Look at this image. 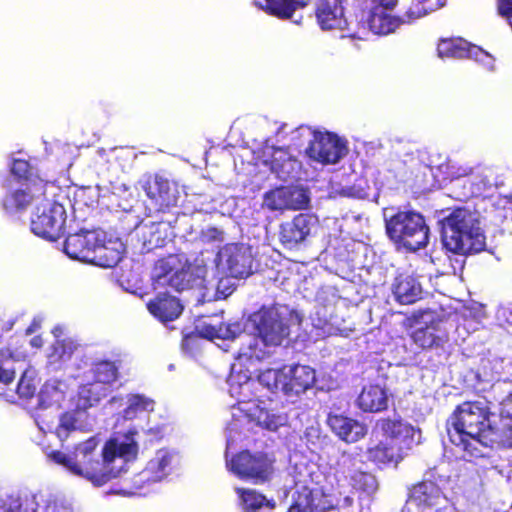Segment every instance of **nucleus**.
Wrapping results in <instances>:
<instances>
[{
	"label": "nucleus",
	"mask_w": 512,
	"mask_h": 512,
	"mask_svg": "<svg viewBox=\"0 0 512 512\" xmlns=\"http://www.w3.org/2000/svg\"><path fill=\"white\" fill-rule=\"evenodd\" d=\"M265 205L272 211L293 209L301 210L309 206L310 199L303 190L276 188L264 195Z\"/></svg>",
	"instance_id": "obj_20"
},
{
	"label": "nucleus",
	"mask_w": 512,
	"mask_h": 512,
	"mask_svg": "<svg viewBox=\"0 0 512 512\" xmlns=\"http://www.w3.org/2000/svg\"><path fill=\"white\" fill-rule=\"evenodd\" d=\"M478 53H483V50L462 37L442 38L437 44V54L440 58L464 59L477 56Z\"/></svg>",
	"instance_id": "obj_26"
},
{
	"label": "nucleus",
	"mask_w": 512,
	"mask_h": 512,
	"mask_svg": "<svg viewBox=\"0 0 512 512\" xmlns=\"http://www.w3.org/2000/svg\"><path fill=\"white\" fill-rule=\"evenodd\" d=\"M102 237L96 230H82L69 234L64 242V251L72 259L92 262Z\"/></svg>",
	"instance_id": "obj_17"
},
{
	"label": "nucleus",
	"mask_w": 512,
	"mask_h": 512,
	"mask_svg": "<svg viewBox=\"0 0 512 512\" xmlns=\"http://www.w3.org/2000/svg\"><path fill=\"white\" fill-rule=\"evenodd\" d=\"M286 380L285 367L282 369H267L258 376L257 384L266 387L272 392L282 391L284 393Z\"/></svg>",
	"instance_id": "obj_40"
},
{
	"label": "nucleus",
	"mask_w": 512,
	"mask_h": 512,
	"mask_svg": "<svg viewBox=\"0 0 512 512\" xmlns=\"http://www.w3.org/2000/svg\"><path fill=\"white\" fill-rule=\"evenodd\" d=\"M116 243L105 242L102 238L95 255L92 256V262L104 268L115 267L123 257L121 249L115 247Z\"/></svg>",
	"instance_id": "obj_36"
},
{
	"label": "nucleus",
	"mask_w": 512,
	"mask_h": 512,
	"mask_svg": "<svg viewBox=\"0 0 512 512\" xmlns=\"http://www.w3.org/2000/svg\"><path fill=\"white\" fill-rule=\"evenodd\" d=\"M232 443V438L227 437V450ZM226 463L229 470L241 479L251 480L254 483H263L270 479L273 473V460L266 454L243 451L231 459H228L226 451Z\"/></svg>",
	"instance_id": "obj_9"
},
{
	"label": "nucleus",
	"mask_w": 512,
	"mask_h": 512,
	"mask_svg": "<svg viewBox=\"0 0 512 512\" xmlns=\"http://www.w3.org/2000/svg\"><path fill=\"white\" fill-rule=\"evenodd\" d=\"M39 503L32 493L0 495V512H36Z\"/></svg>",
	"instance_id": "obj_32"
},
{
	"label": "nucleus",
	"mask_w": 512,
	"mask_h": 512,
	"mask_svg": "<svg viewBox=\"0 0 512 512\" xmlns=\"http://www.w3.org/2000/svg\"><path fill=\"white\" fill-rule=\"evenodd\" d=\"M127 407L123 410V417L127 420L136 418L140 413L150 412L154 409V401L140 394L127 397Z\"/></svg>",
	"instance_id": "obj_39"
},
{
	"label": "nucleus",
	"mask_w": 512,
	"mask_h": 512,
	"mask_svg": "<svg viewBox=\"0 0 512 512\" xmlns=\"http://www.w3.org/2000/svg\"><path fill=\"white\" fill-rule=\"evenodd\" d=\"M264 11L278 19H290L295 11L304 8L307 3L304 0H265Z\"/></svg>",
	"instance_id": "obj_34"
},
{
	"label": "nucleus",
	"mask_w": 512,
	"mask_h": 512,
	"mask_svg": "<svg viewBox=\"0 0 512 512\" xmlns=\"http://www.w3.org/2000/svg\"><path fill=\"white\" fill-rule=\"evenodd\" d=\"M66 384L59 380H48L38 394L39 406L49 408L59 406L66 394Z\"/></svg>",
	"instance_id": "obj_33"
},
{
	"label": "nucleus",
	"mask_w": 512,
	"mask_h": 512,
	"mask_svg": "<svg viewBox=\"0 0 512 512\" xmlns=\"http://www.w3.org/2000/svg\"><path fill=\"white\" fill-rule=\"evenodd\" d=\"M36 386L33 379L29 378L25 373L17 384L16 393L20 398H30L34 395Z\"/></svg>",
	"instance_id": "obj_49"
},
{
	"label": "nucleus",
	"mask_w": 512,
	"mask_h": 512,
	"mask_svg": "<svg viewBox=\"0 0 512 512\" xmlns=\"http://www.w3.org/2000/svg\"><path fill=\"white\" fill-rule=\"evenodd\" d=\"M344 0H317L315 17L322 30H343L347 27Z\"/></svg>",
	"instance_id": "obj_19"
},
{
	"label": "nucleus",
	"mask_w": 512,
	"mask_h": 512,
	"mask_svg": "<svg viewBox=\"0 0 512 512\" xmlns=\"http://www.w3.org/2000/svg\"><path fill=\"white\" fill-rule=\"evenodd\" d=\"M44 512H74L71 504L63 497L50 495L46 500Z\"/></svg>",
	"instance_id": "obj_47"
},
{
	"label": "nucleus",
	"mask_w": 512,
	"mask_h": 512,
	"mask_svg": "<svg viewBox=\"0 0 512 512\" xmlns=\"http://www.w3.org/2000/svg\"><path fill=\"white\" fill-rule=\"evenodd\" d=\"M146 306L150 314L158 320H176L184 310L181 301L167 293L158 294Z\"/></svg>",
	"instance_id": "obj_25"
},
{
	"label": "nucleus",
	"mask_w": 512,
	"mask_h": 512,
	"mask_svg": "<svg viewBox=\"0 0 512 512\" xmlns=\"http://www.w3.org/2000/svg\"><path fill=\"white\" fill-rule=\"evenodd\" d=\"M247 320H301V316L288 305L274 302L261 305Z\"/></svg>",
	"instance_id": "obj_31"
},
{
	"label": "nucleus",
	"mask_w": 512,
	"mask_h": 512,
	"mask_svg": "<svg viewBox=\"0 0 512 512\" xmlns=\"http://www.w3.org/2000/svg\"><path fill=\"white\" fill-rule=\"evenodd\" d=\"M219 261L234 278H246L253 272L250 247L239 243L226 244L218 253Z\"/></svg>",
	"instance_id": "obj_14"
},
{
	"label": "nucleus",
	"mask_w": 512,
	"mask_h": 512,
	"mask_svg": "<svg viewBox=\"0 0 512 512\" xmlns=\"http://www.w3.org/2000/svg\"><path fill=\"white\" fill-rule=\"evenodd\" d=\"M304 439L312 446H317L320 442L321 432L318 425H310L304 431Z\"/></svg>",
	"instance_id": "obj_53"
},
{
	"label": "nucleus",
	"mask_w": 512,
	"mask_h": 512,
	"mask_svg": "<svg viewBox=\"0 0 512 512\" xmlns=\"http://www.w3.org/2000/svg\"><path fill=\"white\" fill-rule=\"evenodd\" d=\"M388 237L397 245L417 251L429 242V227L424 217L414 211H399L386 222Z\"/></svg>",
	"instance_id": "obj_6"
},
{
	"label": "nucleus",
	"mask_w": 512,
	"mask_h": 512,
	"mask_svg": "<svg viewBox=\"0 0 512 512\" xmlns=\"http://www.w3.org/2000/svg\"><path fill=\"white\" fill-rule=\"evenodd\" d=\"M238 504L243 512H257L263 506L274 508V503L252 489L236 488Z\"/></svg>",
	"instance_id": "obj_35"
},
{
	"label": "nucleus",
	"mask_w": 512,
	"mask_h": 512,
	"mask_svg": "<svg viewBox=\"0 0 512 512\" xmlns=\"http://www.w3.org/2000/svg\"><path fill=\"white\" fill-rule=\"evenodd\" d=\"M449 502L440 487L432 481H423L414 485L409 492V503L420 512L435 510Z\"/></svg>",
	"instance_id": "obj_18"
},
{
	"label": "nucleus",
	"mask_w": 512,
	"mask_h": 512,
	"mask_svg": "<svg viewBox=\"0 0 512 512\" xmlns=\"http://www.w3.org/2000/svg\"><path fill=\"white\" fill-rule=\"evenodd\" d=\"M500 418L512 422V393L500 403Z\"/></svg>",
	"instance_id": "obj_54"
},
{
	"label": "nucleus",
	"mask_w": 512,
	"mask_h": 512,
	"mask_svg": "<svg viewBox=\"0 0 512 512\" xmlns=\"http://www.w3.org/2000/svg\"><path fill=\"white\" fill-rule=\"evenodd\" d=\"M373 2L378 5L377 7L392 9L397 4L398 0H373Z\"/></svg>",
	"instance_id": "obj_58"
},
{
	"label": "nucleus",
	"mask_w": 512,
	"mask_h": 512,
	"mask_svg": "<svg viewBox=\"0 0 512 512\" xmlns=\"http://www.w3.org/2000/svg\"><path fill=\"white\" fill-rule=\"evenodd\" d=\"M462 317L464 320H481L486 317L485 306L478 303L466 306L463 308Z\"/></svg>",
	"instance_id": "obj_51"
},
{
	"label": "nucleus",
	"mask_w": 512,
	"mask_h": 512,
	"mask_svg": "<svg viewBox=\"0 0 512 512\" xmlns=\"http://www.w3.org/2000/svg\"><path fill=\"white\" fill-rule=\"evenodd\" d=\"M448 425L449 439L462 450L464 459L470 461L488 456L486 435L492 423L484 403H462L449 418Z\"/></svg>",
	"instance_id": "obj_3"
},
{
	"label": "nucleus",
	"mask_w": 512,
	"mask_h": 512,
	"mask_svg": "<svg viewBox=\"0 0 512 512\" xmlns=\"http://www.w3.org/2000/svg\"><path fill=\"white\" fill-rule=\"evenodd\" d=\"M175 455L167 450H158L154 457L148 462L146 468L137 476L136 484L144 482H160L172 471Z\"/></svg>",
	"instance_id": "obj_21"
},
{
	"label": "nucleus",
	"mask_w": 512,
	"mask_h": 512,
	"mask_svg": "<svg viewBox=\"0 0 512 512\" xmlns=\"http://www.w3.org/2000/svg\"><path fill=\"white\" fill-rule=\"evenodd\" d=\"M373 435L384 437V440L370 446L367 451L368 458L379 464H397L402 459L404 450L419 442V438H415V428L397 418L379 419L373 429Z\"/></svg>",
	"instance_id": "obj_5"
},
{
	"label": "nucleus",
	"mask_w": 512,
	"mask_h": 512,
	"mask_svg": "<svg viewBox=\"0 0 512 512\" xmlns=\"http://www.w3.org/2000/svg\"><path fill=\"white\" fill-rule=\"evenodd\" d=\"M407 320H442V316L436 309L425 307L413 311Z\"/></svg>",
	"instance_id": "obj_50"
},
{
	"label": "nucleus",
	"mask_w": 512,
	"mask_h": 512,
	"mask_svg": "<svg viewBox=\"0 0 512 512\" xmlns=\"http://www.w3.org/2000/svg\"><path fill=\"white\" fill-rule=\"evenodd\" d=\"M435 512H454V509L452 505L449 502H447V504L435 509Z\"/></svg>",
	"instance_id": "obj_63"
},
{
	"label": "nucleus",
	"mask_w": 512,
	"mask_h": 512,
	"mask_svg": "<svg viewBox=\"0 0 512 512\" xmlns=\"http://www.w3.org/2000/svg\"><path fill=\"white\" fill-rule=\"evenodd\" d=\"M440 223L443 245L448 251L468 255L485 249L486 237L470 210L455 208Z\"/></svg>",
	"instance_id": "obj_4"
},
{
	"label": "nucleus",
	"mask_w": 512,
	"mask_h": 512,
	"mask_svg": "<svg viewBox=\"0 0 512 512\" xmlns=\"http://www.w3.org/2000/svg\"><path fill=\"white\" fill-rule=\"evenodd\" d=\"M208 234H209V237L213 240H222V237H221V232L217 229V228H209L207 230Z\"/></svg>",
	"instance_id": "obj_61"
},
{
	"label": "nucleus",
	"mask_w": 512,
	"mask_h": 512,
	"mask_svg": "<svg viewBox=\"0 0 512 512\" xmlns=\"http://www.w3.org/2000/svg\"><path fill=\"white\" fill-rule=\"evenodd\" d=\"M93 405L85 404V401H80L78 396L76 409L63 413L59 417L58 424L53 429V432L60 441H65L73 432L90 431L93 428L95 419L87 411Z\"/></svg>",
	"instance_id": "obj_15"
},
{
	"label": "nucleus",
	"mask_w": 512,
	"mask_h": 512,
	"mask_svg": "<svg viewBox=\"0 0 512 512\" xmlns=\"http://www.w3.org/2000/svg\"><path fill=\"white\" fill-rule=\"evenodd\" d=\"M243 378L244 381H236L234 376L229 379V393L231 397L237 399V404L233 406V416L239 418L241 415L236 412L243 414V417L245 418L244 407H248L249 405L260 406L259 401L253 399V389L257 385V382L246 375H244Z\"/></svg>",
	"instance_id": "obj_24"
},
{
	"label": "nucleus",
	"mask_w": 512,
	"mask_h": 512,
	"mask_svg": "<svg viewBox=\"0 0 512 512\" xmlns=\"http://www.w3.org/2000/svg\"><path fill=\"white\" fill-rule=\"evenodd\" d=\"M10 171L19 183L39 179L38 177L32 176L30 163L24 159H14Z\"/></svg>",
	"instance_id": "obj_46"
},
{
	"label": "nucleus",
	"mask_w": 512,
	"mask_h": 512,
	"mask_svg": "<svg viewBox=\"0 0 512 512\" xmlns=\"http://www.w3.org/2000/svg\"><path fill=\"white\" fill-rule=\"evenodd\" d=\"M395 299L401 304H412L421 298L422 286L412 274L399 273L392 284Z\"/></svg>",
	"instance_id": "obj_27"
},
{
	"label": "nucleus",
	"mask_w": 512,
	"mask_h": 512,
	"mask_svg": "<svg viewBox=\"0 0 512 512\" xmlns=\"http://www.w3.org/2000/svg\"><path fill=\"white\" fill-rule=\"evenodd\" d=\"M98 441L91 437L78 444L72 454L59 450L46 451L47 459L62 466L72 475L100 487L119 477L125 471L127 462L137 454V444L131 435L112 438L104 445L101 458L96 453Z\"/></svg>",
	"instance_id": "obj_1"
},
{
	"label": "nucleus",
	"mask_w": 512,
	"mask_h": 512,
	"mask_svg": "<svg viewBox=\"0 0 512 512\" xmlns=\"http://www.w3.org/2000/svg\"><path fill=\"white\" fill-rule=\"evenodd\" d=\"M251 329L257 334V338L251 336H245L248 338L247 346L241 348L238 361L248 368L253 366L255 363L263 360L269 355V352L265 349L267 346H277L290 335L292 328L299 329L302 324H305L304 329L308 330L311 328V332L315 331V335H309L308 339L318 340L319 338L328 335L339 334L343 337H348L350 332L353 331L352 327H334L332 322H318L319 325H315L314 322H249Z\"/></svg>",
	"instance_id": "obj_2"
},
{
	"label": "nucleus",
	"mask_w": 512,
	"mask_h": 512,
	"mask_svg": "<svg viewBox=\"0 0 512 512\" xmlns=\"http://www.w3.org/2000/svg\"><path fill=\"white\" fill-rule=\"evenodd\" d=\"M46 186L47 182L42 179L20 182L6 191L1 199V207L7 214H21L44 198Z\"/></svg>",
	"instance_id": "obj_11"
},
{
	"label": "nucleus",
	"mask_w": 512,
	"mask_h": 512,
	"mask_svg": "<svg viewBox=\"0 0 512 512\" xmlns=\"http://www.w3.org/2000/svg\"><path fill=\"white\" fill-rule=\"evenodd\" d=\"M140 184L156 212L164 213L177 206L180 196L178 185L164 175L147 173Z\"/></svg>",
	"instance_id": "obj_12"
},
{
	"label": "nucleus",
	"mask_w": 512,
	"mask_h": 512,
	"mask_svg": "<svg viewBox=\"0 0 512 512\" xmlns=\"http://www.w3.org/2000/svg\"><path fill=\"white\" fill-rule=\"evenodd\" d=\"M245 418L248 422H255L258 426L275 431L287 423V415L284 413H275L261 406H251L243 408Z\"/></svg>",
	"instance_id": "obj_30"
},
{
	"label": "nucleus",
	"mask_w": 512,
	"mask_h": 512,
	"mask_svg": "<svg viewBox=\"0 0 512 512\" xmlns=\"http://www.w3.org/2000/svg\"><path fill=\"white\" fill-rule=\"evenodd\" d=\"M15 377V371L10 366L9 361H0V383L3 385H9L13 382Z\"/></svg>",
	"instance_id": "obj_52"
},
{
	"label": "nucleus",
	"mask_w": 512,
	"mask_h": 512,
	"mask_svg": "<svg viewBox=\"0 0 512 512\" xmlns=\"http://www.w3.org/2000/svg\"><path fill=\"white\" fill-rule=\"evenodd\" d=\"M192 273L189 264H182L167 280L166 283L176 291H183L191 287Z\"/></svg>",
	"instance_id": "obj_44"
},
{
	"label": "nucleus",
	"mask_w": 512,
	"mask_h": 512,
	"mask_svg": "<svg viewBox=\"0 0 512 512\" xmlns=\"http://www.w3.org/2000/svg\"><path fill=\"white\" fill-rule=\"evenodd\" d=\"M224 310L223 309H213L207 311L205 314L199 315L197 318H213V317H223Z\"/></svg>",
	"instance_id": "obj_59"
},
{
	"label": "nucleus",
	"mask_w": 512,
	"mask_h": 512,
	"mask_svg": "<svg viewBox=\"0 0 512 512\" xmlns=\"http://www.w3.org/2000/svg\"><path fill=\"white\" fill-rule=\"evenodd\" d=\"M87 383L79 387L80 401L95 404L108 393V387L118 378V367L112 361L95 363L86 373Z\"/></svg>",
	"instance_id": "obj_10"
},
{
	"label": "nucleus",
	"mask_w": 512,
	"mask_h": 512,
	"mask_svg": "<svg viewBox=\"0 0 512 512\" xmlns=\"http://www.w3.org/2000/svg\"><path fill=\"white\" fill-rule=\"evenodd\" d=\"M288 512H313L311 507V503L306 500V503L297 502L295 505L291 506Z\"/></svg>",
	"instance_id": "obj_56"
},
{
	"label": "nucleus",
	"mask_w": 512,
	"mask_h": 512,
	"mask_svg": "<svg viewBox=\"0 0 512 512\" xmlns=\"http://www.w3.org/2000/svg\"><path fill=\"white\" fill-rule=\"evenodd\" d=\"M315 225L313 216L306 213H299L290 221L283 222L279 227V242L288 249H296L311 234Z\"/></svg>",
	"instance_id": "obj_16"
},
{
	"label": "nucleus",
	"mask_w": 512,
	"mask_h": 512,
	"mask_svg": "<svg viewBox=\"0 0 512 512\" xmlns=\"http://www.w3.org/2000/svg\"><path fill=\"white\" fill-rule=\"evenodd\" d=\"M389 395L385 387L378 384L364 386L357 398L358 407L364 412L377 413L388 407Z\"/></svg>",
	"instance_id": "obj_28"
},
{
	"label": "nucleus",
	"mask_w": 512,
	"mask_h": 512,
	"mask_svg": "<svg viewBox=\"0 0 512 512\" xmlns=\"http://www.w3.org/2000/svg\"><path fill=\"white\" fill-rule=\"evenodd\" d=\"M40 328L39 322H32V324L27 328L26 333L32 334L35 333Z\"/></svg>",
	"instance_id": "obj_64"
},
{
	"label": "nucleus",
	"mask_w": 512,
	"mask_h": 512,
	"mask_svg": "<svg viewBox=\"0 0 512 512\" xmlns=\"http://www.w3.org/2000/svg\"><path fill=\"white\" fill-rule=\"evenodd\" d=\"M350 483L352 487L361 494L371 497L378 490V481L374 475L357 471L351 475Z\"/></svg>",
	"instance_id": "obj_41"
},
{
	"label": "nucleus",
	"mask_w": 512,
	"mask_h": 512,
	"mask_svg": "<svg viewBox=\"0 0 512 512\" xmlns=\"http://www.w3.org/2000/svg\"><path fill=\"white\" fill-rule=\"evenodd\" d=\"M77 347L78 344L71 338L57 340L51 348L52 352L48 355L49 362L53 364L68 361Z\"/></svg>",
	"instance_id": "obj_42"
},
{
	"label": "nucleus",
	"mask_w": 512,
	"mask_h": 512,
	"mask_svg": "<svg viewBox=\"0 0 512 512\" xmlns=\"http://www.w3.org/2000/svg\"><path fill=\"white\" fill-rule=\"evenodd\" d=\"M472 173H473L472 167L459 168L458 171L455 173L454 177L455 178L466 177V176L471 175Z\"/></svg>",
	"instance_id": "obj_60"
},
{
	"label": "nucleus",
	"mask_w": 512,
	"mask_h": 512,
	"mask_svg": "<svg viewBox=\"0 0 512 512\" xmlns=\"http://www.w3.org/2000/svg\"><path fill=\"white\" fill-rule=\"evenodd\" d=\"M361 461L354 455L343 452L336 462V469L346 477H350L355 472L359 471L357 465Z\"/></svg>",
	"instance_id": "obj_45"
},
{
	"label": "nucleus",
	"mask_w": 512,
	"mask_h": 512,
	"mask_svg": "<svg viewBox=\"0 0 512 512\" xmlns=\"http://www.w3.org/2000/svg\"><path fill=\"white\" fill-rule=\"evenodd\" d=\"M488 454L493 445L512 447V422L504 421L500 418V424L497 427L489 426L486 435Z\"/></svg>",
	"instance_id": "obj_37"
},
{
	"label": "nucleus",
	"mask_w": 512,
	"mask_h": 512,
	"mask_svg": "<svg viewBox=\"0 0 512 512\" xmlns=\"http://www.w3.org/2000/svg\"><path fill=\"white\" fill-rule=\"evenodd\" d=\"M327 424L341 440L347 443H355L367 434L366 425L343 415L330 414Z\"/></svg>",
	"instance_id": "obj_22"
},
{
	"label": "nucleus",
	"mask_w": 512,
	"mask_h": 512,
	"mask_svg": "<svg viewBox=\"0 0 512 512\" xmlns=\"http://www.w3.org/2000/svg\"><path fill=\"white\" fill-rule=\"evenodd\" d=\"M182 265L180 257L175 254H169L166 257L156 261L154 266L155 277L165 279V281Z\"/></svg>",
	"instance_id": "obj_43"
},
{
	"label": "nucleus",
	"mask_w": 512,
	"mask_h": 512,
	"mask_svg": "<svg viewBox=\"0 0 512 512\" xmlns=\"http://www.w3.org/2000/svg\"><path fill=\"white\" fill-rule=\"evenodd\" d=\"M413 339L415 343L422 348L431 347L435 344L436 341V338L432 332V328L429 326L417 329L413 334Z\"/></svg>",
	"instance_id": "obj_48"
},
{
	"label": "nucleus",
	"mask_w": 512,
	"mask_h": 512,
	"mask_svg": "<svg viewBox=\"0 0 512 512\" xmlns=\"http://www.w3.org/2000/svg\"><path fill=\"white\" fill-rule=\"evenodd\" d=\"M287 376L284 384V394H299L311 388L316 381L315 370L306 365L285 367Z\"/></svg>",
	"instance_id": "obj_23"
},
{
	"label": "nucleus",
	"mask_w": 512,
	"mask_h": 512,
	"mask_svg": "<svg viewBox=\"0 0 512 512\" xmlns=\"http://www.w3.org/2000/svg\"><path fill=\"white\" fill-rule=\"evenodd\" d=\"M497 11L507 20L512 19V0H496Z\"/></svg>",
	"instance_id": "obj_55"
},
{
	"label": "nucleus",
	"mask_w": 512,
	"mask_h": 512,
	"mask_svg": "<svg viewBox=\"0 0 512 512\" xmlns=\"http://www.w3.org/2000/svg\"><path fill=\"white\" fill-rule=\"evenodd\" d=\"M382 7H373L368 15L367 23L369 29L378 35H387L394 32L401 24L408 23L403 17L388 14Z\"/></svg>",
	"instance_id": "obj_29"
},
{
	"label": "nucleus",
	"mask_w": 512,
	"mask_h": 512,
	"mask_svg": "<svg viewBox=\"0 0 512 512\" xmlns=\"http://www.w3.org/2000/svg\"><path fill=\"white\" fill-rule=\"evenodd\" d=\"M446 3V0H412L405 11V19L408 23L434 12Z\"/></svg>",
	"instance_id": "obj_38"
},
{
	"label": "nucleus",
	"mask_w": 512,
	"mask_h": 512,
	"mask_svg": "<svg viewBox=\"0 0 512 512\" xmlns=\"http://www.w3.org/2000/svg\"><path fill=\"white\" fill-rule=\"evenodd\" d=\"M357 244V242L353 239H342L341 244L338 245L337 249H340L343 247L345 251L347 252L346 257H349L350 255V247H354ZM353 251V249H351Z\"/></svg>",
	"instance_id": "obj_57"
},
{
	"label": "nucleus",
	"mask_w": 512,
	"mask_h": 512,
	"mask_svg": "<svg viewBox=\"0 0 512 512\" xmlns=\"http://www.w3.org/2000/svg\"><path fill=\"white\" fill-rule=\"evenodd\" d=\"M30 344L35 348H40L43 345L41 336H35L30 340Z\"/></svg>",
	"instance_id": "obj_62"
},
{
	"label": "nucleus",
	"mask_w": 512,
	"mask_h": 512,
	"mask_svg": "<svg viewBox=\"0 0 512 512\" xmlns=\"http://www.w3.org/2000/svg\"><path fill=\"white\" fill-rule=\"evenodd\" d=\"M348 152L346 142L332 132L313 133V138L305 149L306 155L321 164H336Z\"/></svg>",
	"instance_id": "obj_13"
},
{
	"label": "nucleus",
	"mask_w": 512,
	"mask_h": 512,
	"mask_svg": "<svg viewBox=\"0 0 512 512\" xmlns=\"http://www.w3.org/2000/svg\"><path fill=\"white\" fill-rule=\"evenodd\" d=\"M248 329L242 322H198L194 330L183 329L181 350L183 354L196 358L203 340H233Z\"/></svg>",
	"instance_id": "obj_7"
},
{
	"label": "nucleus",
	"mask_w": 512,
	"mask_h": 512,
	"mask_svg": "<svg viewBox=\"0 0 512 512\" xmlns=\"http://www.w3.org/2000/svg\"><path fill=\"white\" fill-rule=\"evenodd\" d=\"M66 210L58 202L46 198L36 206L31 218V231L44 239L57 241L65 234Z\"/></svg>",
	"instance_id": "obj_8"
}]
</instances>
